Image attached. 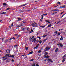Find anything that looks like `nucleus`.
Instances as JSON below:
<instances>
[{
  "label": "nucleus",
  "instance_id": "nucleus-1",
  "mask_svg": "<svg viewBox=\"0 0 66 66\" xmlns=\"http://www.w3.org/2000/svg\"><path fill=\"white\" fill-rule=\"evenodd\" d=\"M66 57V54H65L62 57V59L63 60H62V62H64L65 61V59L66 58L65 57Z\"/></svg>",
  "mask_w": 66,
  "mask_h": 66
},
{
  "label": "nucleus",
  "instance_id": "nucleus-2",
  "mask_svg": "<svg viewBox=\"0 0 66 66\" xmlns=\"http://www.w3.org/2000/svg\"><path fill=\"white\" fill-rule=\"evenodd\" d=\"M15 39V38H14V37H13V38H10V39L9 40V43H11V40H12V39Z\"/></svg>",
  "mask_w": 66,
  "mask_h": 66
},
{
  "label": "nucleus",
  "instance_id": "nucleus-3",
  "mask_svg": "<svg viewBox=\"0 0 66 66\" xmlns=\"http://www.w3.org/2000/svg\"><path fill=\"white\" fill-rule=\"evenodd\" d=\"M60 8H65L66 7V5H64L63 6H62L60 7Z\"/></svg>",
  "mask_w": 66,
  "mask_h": 66
},
{
  "label": "nucleus",
  "instance_id": "nucleus-4",
  "mask_svg": "<svg viewBox=\"0 0 66 66\" xmlns=\"http://www.w3.org/2000/svg\"><path fill=\"white\" fill-rule=\"evenodd\" d=\"M50 49V47H46L45 48V51H47V50H49Z\"/></svg>",
  "mask_w": 66,
  "mask_h": 66
},
{
  "label": "nucleus",
  "instance_id": "nucleus-5",
  "mask_svg": "<svg viewBox=\"0 0 66 66\" xmlns=\"http://www.w3.org/2000/svg\"><path fill=\"white\" fill-rule=\"evenodd\" d=\"M6 51L7 53H9L10 52V50L7 49L6 50Z\"/></svg>",
  "mask_w": 66,
  "mask_h": 66
},
{
  "label": "nucleus",
  "instance_id": "nucleus-6",
  "mask_svg": "<svg viewBox=\"0 0 66 66\" xmlns=\"http://www.w3.org/2000/svg\"><path fill=\"white\" fill-rule=\"evenodd\" d=\"M48 53H47V52H45V55H44V56H46V55H48Z\"/></svg>",
  "mask_w": 66,
  "mask_h": 66
},
{
  "label": "nucleus",
  "instance_id": "nucleus-7",
  "mask_svg": "<svg viewBox=\"0 0 66 66\" xmlns=\"http://www.w3.org/2000/svg\"><path fill=\"white\" fill-rule=\"evenodd\" d=\"M48 61H49L50 62H53V61H52V60L50 59H48Z\"/></svg>",
  "mask_w": 66,
  "mask_h": 66
},
{
  "label": "nucleus",
  "instance_id": "nucleus-8",
  "mask_svg": "<svg viewBox=\"0 0 66 66\" xmlns=\"http://www.w3.org/2000/svg\"><path fill=\"white\" fill-rule=\"evenodd\" d=\"M24 12V10L20 11V13H22V12Z\"/></svg>",
  "mask_w": 66,
  "mask_h": 66
},
{
  "label": "nucleus",
  "instance_id": "nucleus-9",
  "mask_svg": "<svg viewBox=\"0 0 66 66\" xmlns=\"http://www.w3.org/2000/svg\"><path fill=\"white\" fill-rule=\"evenodd\" d=\"M60 40H63V38L62 37H61L60 39Z\"/></svg>",
  "mask_w": 66,
  "mask_h": 66
},
{
  "label": "nucleus",
  "instance_id": "nucleus-10",
  "mask_svg": "<svg viewBox=\"0 0 66 66\" xmlns=\"http://www.w3.org/2000/svg\"><path fill=\"white\" fill-rule=\"evenodd\" d=\"M58 11V10H57L56 9H54L52 10L51 11V12H52V11Z\"/></svg>",
  "mask_w": 66,
  "mask_h": 66
},
{
  "label": "nucleus",
  "instance_id": "nucleus-11",
  "mask_svg": "<svg viewBox=\"0 0 66 66\" xmlns=\"http://www.w3.org/2000/svg\"><path fill=\"white\" fill-rule=\"evenodd\" d=\"M33 54V51H32L31 52H30L28 54V55H29V54Z\"/></svg>",
  "mask_w": 66,
  "mask_h": 66
},
{
  "label": "nucleus",
  "instance_id": "nucleus-12",
  "mask_svg": "<svg viewBox=\"0 0 66 66\" xmlns=\"http://www.w3.org/2000/svg\"><path fill=\"white\" fill-rule=\"evenodd\" d=\"M61 22H60V21H59V22H58L56 24H59V23H61Z\"/></svg>",
  "mask_w": 66,
  "mask_h": 66
},
{
  "label": "nucleus",
  "instance_id": "nucleus-13",
  "mask_svg": "<svg viewBox=\"0 0 66 66\" xmlns=\"http://www.w3.org/2000/svg\"><path fill=\"white\" fill-rule=\"evenodd\" d=\"M39 44H37L36 46V48H38V46H39Z\"/></svg>",
  "mask_w": 66,
  "mask_h": 66
},
{
  "label": "nucleus",
  "instance_id": "nucleus-14",
  "mask_svg": "<svg viewBox=\"0 0 66 66\" xmlns=\"http://www.w3.org/2000/svg\"><path fill=\"white\" fill-rule=\"evenodd\" d=\"M57 51H58V48H56V49L55 51V52H57Z\"/></svg>",
  "mask_w": 66,
  "mask_h": 66
},
{
  "label": "nucleus",
  "instance_id": "nucleus-15",
  "mask_svg": "<svg viewBox=\"0 0 66 66\" xmlns=\"http://www.w3.org/2000/svg\"><path fill=\"white\" fill-rule=\"evenodd\" d=\"M6 12H2V13H1L2 15H3V14H6Z\"/></svg>",
  "mask_w": 66,
  "mask_h": 66
},
{
  "label": "nucleus",
  "instance_id": "nucleus-16",
  "mask_svg": "<svg viewBox=\"0 0 66 66\" xmlns=\"http://www.w3.org/2000/svg\"><path fill=\"white\" fill-rule=\"evenodd\" d=\"M32 26H33V27H35L36 26H35V24L33 23L32 24Z\"/></svg>",
  "mask_w": 66,
  "mask_h": 66
},
{
  "label": "nucleus",
  "instance_id": "nucleus-17",
  "mask_svg": "<svg viewBox=\"0 0 66 66\" xmlns=\"http://www.w3.org/2000/svg\"><path fill=\"white\" fill-rule=\"evenodd\" d=\"M3 5H7V4H6L5 3H3Z\"/></svg>",
  "mask_w": 66,
  "mask_h": 66
},
{
  "label": "nucleus",
  "instance_id": "nucleus-18",
  "mask_svg": "<svg viewBox=\"0 0 66 66\" xmlns=\"http://www.w3.org/2000/svg\"><path fill=\"white\" fill-rule=\"evenodd\" d=\"M32 66H35V63H33L32 65Z\"/></svg>",
  "mask_w": 66,
  "mask_h": 66
},
{
  "label": "nucleus",
  "instance_id": "nucleus-19",
  "mask_svg": "<svg viewBox=\"0 0 66 66\" xmlns=\"http://www.w3.org/2000/svg\"><path fill=\"white\" fill-rule=\"evenodd\" d=\"M14 46L15 48H17V45H15Z\"/></svg>",
  "mask_w": 66,
  "mask_h": 66
},
{
  "label": "nucleus",
  "instance_id": "nucleus-20",
  "mask_svg": "<svg viewBox=\"0 0 66 66\" xmlns=\"http://www.w3.org/2000/svg\"><path fill=\"white\" fill-rule=\"evenodd\" d=\"M42 52V51L41 50H39L38 51V53H40Z\"/></svg>",
  "mask_w": 66,
  "mask_h": 66
},
{
  "label": "nucleus",
  "instance_id": "nucleus-21",
  "mask_svg": "<svg viewBox=\"0 0 66 66\" xmlns=\"http://www.w3.org/2000/svg\"><path fill=\"white\" fill-rule=\"evenodd\" d=\"M46 26H40V27H41V28H44Z\"/></svg>",
  "mask_w": 66,
  "mask_h": 66
},
{
  "label": "nucleus",
  "instance_id": "nucleus-22",
  "mask_svg": "<svg viewBox=\"0 0 66 66\" xmlns=\"http://www.w3.org/2000/svg\"><path fill=\"white\" fill-rule=\"evenodd\" d=\"M46 35H44L43 36V37H45L46 36Z\"/></svg>",
  "mask_w": 66,
  "mask_h": 66
},
{
  "label": "nucleus",
  "instance_id": "nucleus-23",
  "mask_svg": "<svg viewBox=\"0 0 66 66\" xmlns=\"http://www.w3.org/2000/svg\"><path fill=\"white\" fill-rule=\"evenodd\" d=\"M8 40L7 39L6 40H5V43H7V42H8Z\"/></svg>",
  "mask_w": 66,
  "mask_h": 66
},
{
  "label": "nucleus",
  "instance_id": "nucleus-24",
  "mask_svg": "<svg viewBox=\"0 0 66 66\" xmlns=\"http://www.w3.org/2000/svg\"><path fill=\"white\" fill-rule=\"evenodd\" d=\"M57 13V12H54V15H55V14H56Z\"/></svg>",
  "mask_w": 66,
  "mask_h": 66
},
{
  "label": "nucleus",
  "instance_id": "nucleus-25",
  "mask_svg": "<svg viewBox=\"0 0 66 66\" xmlns=\"http://www.w3.org/2000/svg\"><path fill=\"white\" fill-rule=\"evenodd\" d=\"M32 40H33L34 41H35V40H36V38H34V39Z\"/></svg>",
  "mask_w": 66,
  "mask_h": 66
},
{
  "label": "nucleus",
  "instance_id": "nucleus-26",
  "mask_svg": "<svg viewBox=\"0 0 66 66\" xmlns=\"http://www.w3.org/2000/svg\"><path fill=\"white\" fill-rule=\"evenodd\" d=\"M25 48L26 50H28V47H25Z\"/></svg>",
  "mask_w": 66,
  "mask_h": 66
},
{
  "label": "nucleus",
  "instance_id": "nucleus-27",
  "mask_svg": "<svg viewBox=\"0 0 66 66\" xmlns=\"http://www.w3.org/2000/svg\"><path fill=\"white\" fill-rule=\"evenodd\" d=\"M9 54H6L5 56H9Z\"/></svg>",
  "mask_w": 66,
  "mask_h": 66
},
{
  "label": "nucleus",
  "instance_id": "nucleus-28",
  "mask_svg": "<svg viewBox=\"0 0 66 66\" xmlns=\"http://www.w3.org/2000/svg\"><path fill=\"white\" fill-rule=\"evenodd\" d=\"M39 44H41V43H42V41L41 40L39 41Z\"/></svg>",
  "mask_w": 66,
  "mask_h": 66
},
{
  "label": "nucleus",
  "instance_id": "nucleus-29",
  "mask_svg": "<svg viewBox=\"0 0 66 66\" xmlns=\"http://www.w3.org/2000/svg\"><path fill=\"white\" fill-rule=\"evenodd\" d=\"M6 63H8V62H10V61H9V60H7L6 61Z\"/></svg>",
  "mask_w": 66,
  "mask_h": 66
},
{
  "label": "nucleus",
  "instance_id": "nucleus-30",
  "mask_svg": "<svg viewBox=\"0 0 66 66\" xmlns=\"http://www.w3.org/2000/svg\"><path fill=\"white\" fill-rule=\"evenodd\" d=\"M47 59H49V57H50L49 56H48V55L47 56Z\"/></svg>",
  "mask_w": 66,
  "mask_h": 66
},
{
  "label": "nucleus",
  "instance_id": "nucleus-31",
  "mask_svg": "<svg viewBox=\"0 0 66 66\" xmlns=\"http://www.w3.org/2000/svg\"><path fill=\"white\" fill-rule=\"evenodd\" d=\"M34 59H32L30 61H34Z\"/></svg>",
  "mask_w": 66,
  "mask_h": 66
},
{
  "label": "nucleus",
  "instance_id": "nucleus-32",
  "mask_svg": "<svg viewBox=\"0 0 66 66\" xmlns=\"http://www.w3.org/2000/svg\"><path fill=\"white\" fill-rule=\"evenodd\" d=\"M60 46L61 47H63V45L62 44Z\"/></svg>",
  "mask_w": 66,
  "mask_h": 66
},
{
  "label": "nucleus",
  "instance_id": "nucleus-33",
  "mask_svg": "<svg viewBox=\"0 0 66 66\" xmlns=\"http://www.w3.org/2000/svg\"><path fill=\"white\" fill-rule=\"evenodd\" d=\"M42 18H41V19H43V17H44V16H43V15H42Z\"/></svg>",
  "mask_w": 66,
  "mask_h": 66
},
{
  "label": "nucleus",
  "instance_id": "nucleus-34",
  "mask_svg": "<svg viewBox=\"0 0 66 66\" xmlns=\"http://www.w3.org/2000/svg\"><path fill=\"white\" fill-rule=\"evenodd\" d=\"M18 20L19 21V20H21V19H20V18H18Z\"/></svg>",
  "mask_w": 66,
  "mask_h": 66
},
{
  "label": "nucleus",
  "instance_id": "nucleus-35",
  "mask_svg": "<svg viewBox=\"0 0 66 66\" xmlns=\"http://www.w3.org/2000/svg\"><path fill=\"white\" fill-rule=\"evenodd\" d=\"M51 24H50V25H48V27H51Z\"/></svg>",
  "mask_w": 66,
  "mask_h": 66
},
{
  "label": "nucleus",
  "instance_id": "nucleus-36",
  "mask_svg": "<svg viewBox=\"0 0 66 66\" xmlns=\"http://www.w3.org/2000/svg\"><path fill=\"white\" fill-rule=\"evenodd\" d=\"M11 28H12V26H10V27H9V28L10 29H11Z\"/></svg>",
  "mask_w": 66,
  "mask_h": 66
},
{
  "label": "nucleus",
  "instance_id": "nucleus-37",
  "mask_svg": "<svg viewBox=\"0 0 66 66\" xmlns=\"http://www.w3.org/2000/svg\"><path fill=\"white\" fill-rule=\"evenodd\" d=\"M32 38H33V39H34V36H32Z\"/></svg>",
  "mask_w": 66,
  "mask_h": 66
},
{
  "label": "nucleus",
  "instance_id": "nucleus-38",
  "mask_svg": "<svg viewBox=\"0 0 66 66\" xmlns=\"http://www.w3.org/2000/svg\"><path fill=\"white\" fill-rule=\"evenodd\" d=\"M58 44H59V45H61L62 44V43H59Z\"/></svg>",
  "mask_w": 66,
  "mask_h": 66
},
{
  "label": "nucleus",
  "instance_id": "nucleus-39",
  "mask_svg": "<svg viewBox=\"0 0 66 66\" xmlns=\"http://www.w3.org/2000/svg\"><path fill=\"white\" fill-rule=\"evenodd\" d=\"M26 55L25 54L23 55H22V56H26Z\"/></svg>",
  "mask_w": 66,
  "mask_h": 66
},
{
  "label": "nucleus",
  "instance_id": "nucleus-40",
  "mask_svg": "<svg viewBox=\"0 0 66 66\" xmlns=\"http://www.w3.org/2000/svg\"><path fill=\"white\" fill-rule=\"evenodd\" d=\"M12 57H13V58H14V56L13 55H12Z\"/></svg>",
  "mask_w": 66,
  "mask_h": 66
},
{
  "label": "nucleus",
  "instance_id": "nucleus-41",
  "mask_svg": "<svg viewBox=\"0 0 66 66\" xmlns=\"http://www.w3.org/2000/svg\"><path fill=\"white\" fill-rule=\"evenodd\" d=\"M21 29L22 30H24V28H22Z\"/></svg>",
  "mask_w": 66,
  "mask_h": 66
},
{
  "label": "nucleus",
  "instance_id": "nucleus-42",
  "mask_svg": "<svg viewBox=\"0 0 66 66\" xmlns=\"http://www.w3.org/2000/svg\"><path fill=\"white\" fill-rule=\"evenodd\" d=\"M14 60L13 59H12V62H14Z\"/></svg>",
  "mask_w": 66,
  "mask_h": 66
},
{
  "label": "nucleus",
  "instance_id": "nucleus-43",
  "mask_svg": "<svg viewBox=\"0 0 66 66\" xmlns=\"http://www.w3.org/2000/svg\"><path fill=\"white\" fill-rule=\"evenodd\" d=\"M57 3L58 4H61V3H60V2H58Z\"/></svg>",
  "mask_w": 66,
  "mask_h": 66
},
{
  "label": "nucleus",
  "instance_id": "nucleus-44",
  "mask_svg": "<svg viewBox=\"0 0 66 66\" xmlns=\"http://www.w3.org/2000/svg\"><path fill=\"white\" fill-rule=\"evenodd\" d=\"M47 15V14H43V15H45V16H46Z\"/></svg>",
  "mask_w": 66,
  "mask_h": 66
},
{
  "label": "nucleus",
  "instance_id": "nucleus-45",
  "mask_svg": "<svg viewBox=\"0 0 66 66\" xmlns=\"http://www.w3.org/2000/svg\"><path fill=\"white\" fill-rule=\"evenodd\" d=\"M46 40H47V39H45L44 40H43L44 42H45V41H46Z\"/></svg>",
  "mask_w": 66,
  "mask_h": 66
},
{
  "label": "nucleus",
  "instance_id": "nucleus-46",
  "mask_svg": "<svg viewBox=\"0 0 66 66\" xmlns=\"http://www.w3.org/2000/svg\"><path fill=\"white\" fill-rule=\"evenodd\" d=\"M37 48L36 47H36H34V49H36Z\"/></svg>",
  "mask_w": 66,
  "mask_h": 66
},
{
  "label": "nucleus",
  "instance_id": "nucleus-47",
  "mask_svg": "<svg viewBox=\"0 0 66 66\" xmlns=\"http://www.w3.org/2000/svg\"><path fill=\"white\" fill-rule=\"evenodd\" d=\"M60 33H58V35H60Z\"/></svg>",
  "mask_w": 66,
  "mask_h": 66
},
{
  "label": "nucleus",
  "instance_id": "nucleus-48",
  "mask_svg": "<svg viewBox=\"0 0 66 66\" xmlns=\"http://www.w3.org/2000/svg\"><path fill=\"white\" fill-rule=\"evenodd\" d=\"M55 33L56 34H57V31H56L55 32Z\"/></svg>",
  "mask_w": 66,
  "mask_h": 66
},
{
  "label": "nucleus",
  "instance_id": "nucleus-49",
  "mask_svg": "<svg viewBox=\"0 0 66 66\" xmlns=\"http://www.w3.org/2000/svg\"><path fill=\"white\" fill-rule=\"evenodd\" d=\"M29 33H32V32L31 31H29Z\"/></svg>",
  "mask_w": 66,
  "mask_h": 66
},
{
  "label": "nucleus",
  "instance_id": "nucleus-50",
  "mask_svg": "<svg viewBox=\"0 0 66 66\" xmlns=\"http://www.w3.org/2000/svg\"><path fill=\"white\" fill-rule=\"evenodd\" d=\"M9 9H10V8L9 9V8H7V9L6 10H9Z\"/></svg>",
  "mask_w": 66,
  "mask_h": 66
},
{
  "label": "nucleus",
  "instance_id": "nucleus-51",
  "mask_svg": "<svg viewBox=\"0 0 66 66\" xmlns=\"http://www.w3.org/2000/svg\"><path fill=\"white\" fill-rule=\"evenodd\" d=\"M6 60V59H5H5H3V61H4V60Z\"/></svg>",
  "mask_w": 66,
  "mask_h": 66
},
{
  "label": "nucleus",
  "instance_id": "nucleus-52",
  "mask_svg": "<svg viewBox=\"0 0 66 66\" xmlns=\"http://www.w3.org/2000/svg\"><path fill=\"white\" fill-rule=\"evenodd\" d=\"M47 22H48V23H50V21H47Z\"/></svg>",
  "mask_w": 66,
  "mask_h": 66
},
{
  "label": "nucleus",
  "instance_id": "nucleus-53",
  "mask_svg": "<svg viewBox=\"0 0 66 66\" xmlns=\"http://www.w3.org/2000/svg\"><path fill=\"white\" fill-rule=\"evenodd\" d=\"M4 38H3L2 39V41L3 40H4Z\"/></svg>",
  "mask_w": 66,
  "mask_h": 66
},
{
  "label": "nucleus",
  "instance_id": "nucleus-54",
  "mask_svg": "<svg viewBox=\"0 0 66 66\" xmlns=\"http://www.w3.org/2000/svg\"><path fill=\"white\" fill-rule=\"evenodd\" d=\"M31 32H33V30H32V29H31Z\"/></svg>",
  "mask_w": 66,
  "mask_h": 66
},
{
  "label": "nucleus",
  "instance_id": "nucleus-55",
  "mask_svg": "<svg viewBox=\"0 0 66 66\" xmlns=\"http://www.w3.org/2000/svg\"><path fill=\"white\" fill-rule=\"evenodd\" d=\"M36 66H39V65L38 64H36Z\"/></svg>",
  "mask_w": 66,
  "mask_h": 66
},
{
  "label": "nucleus",
  "instance_id": "nucleus-56",
  "mask_svg": "<svg viewBox=\"0 0 66 66\" xmlns=\"http://www.w3.org/2000/svg\"><path fill=\"white\" fill-rule=\"evenodd\" d=\"M36 9V8H35V7H34L33 9V10H35Z\"/></svg>",
  "mask_w": 66,
  "mask_h": 66
},
{
  "label": "nucleus",
  "instance_id": "nucleus-57",
  "mask_svg": "<svg viewBox=\"0 0 66 66\" xmlns=\"http://www.w3.org/2000/svg\"><path fill=\"white\" fill-rule=\"evenodd\" d=\"M32 39V38H30V40H31V39Z\"/></svg>",
  "mask_w": 66,
  "mask_h": 66
},
{
  "label": "nucleus",
  "instance_id": "nucleus-58",
  "mask_svg": "<svg viewBox=\"0 0 66 66\" xmlns=\"http://www.w3.org/2000/svg\"><path fill=\"white\" fill-rule=\"evenodd\" d=\"M13 23H12V24H11V26H13Z\"/></svg>",
  "mask_w": 66,
  "mask_h": 66
},
{
  "label": "nucleus",
  "instance_id": "nucleus-59",
  "mask_svg": "<svg viewBox=\"0 0 66 66\" xmlns=\"http://www.w3.org/2000/svg\"><path fill=\"white\" fill-rule=\"evenodd\" d=\"M28 29H29V28H27V30H28Z\"/></svg>",
  "mask_w": 66,
  "mask_h": 66
},
{
  "label": "nucleus",
  "instance_id": "nucleus-60",
  "mask_svg": "<svg viewBox=\"0 0 66 66\" xmlns=\"http://www.w3.org/2000/svg\"><path fill=\"white\" fill-rule=\"evenodd\" d=\"M44 42H45V41H43V44H44Z\"/></svg>",
  "mask_w": 66,
  "mask_h": 66
},
{
  "label": "nucleus",
  "instance_id": "nucleus-61",
  "mask_svg": "<svg viewBox=\"0 0 66 66\" xmlns=\"http://www.w3.org/2000/svg\"><path fill=\"white\" fill-rule=\"evenodd\" d=\"M12 55H11L9 56V57H12Z\"/></svg>",
  "mask_w": 66,
  "mask_h": 66
},
{
  "label": "nucleus",
  "instance_id": "nucleus-62",
  "mask_svg": "<svg viewBox=\"0 0 66 66\" xmlns=\"http://www.w3.org/2000/svg\"><path fill=\"white\" fill-rule=\"evenodd\" d=\"M17 27H20V26H18V25Z\"/></svg>",
  "mask_w": 66,
  "mask_h": 66
},
{
  "label": "nucleus",
  "instance_id": "nucleus-63",
  "mask_svg": "<svg viewBox=\"0 0 66 66\" xmlns=\"http://www.w3.org/2000/svg\"><path fill=\"white\" fill-rule=\"evenodd\" d=\"M62 14H63L62 12V13H60L61 15H62Z\"/></svg>",
  "mask_w": 66,
  "mask_h": 66
},
{
  "label": "nucleus",
  "instance_id": "nucleus-64",
  "mask_svg": "<svg viewBox=\"0 0 66 66\" xmlns=\"http://www.w3.org/2000/svg\"><path fill=\"white\" fill-rule=\"evenodd\" d=\"M25 6V5L23 4V5H22V6Z\"/></svg>",
  "mask_w": 66,
  "mask_h": 66
}]
</instances>
